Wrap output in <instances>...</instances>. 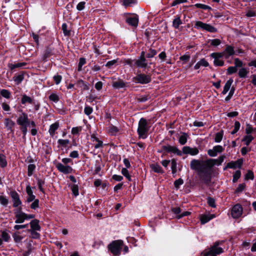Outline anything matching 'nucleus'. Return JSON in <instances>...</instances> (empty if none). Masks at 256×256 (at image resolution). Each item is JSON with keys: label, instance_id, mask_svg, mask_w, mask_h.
<instances>
[{"label": "nucleus", "instance_id": "f03ea898", "mask_svg": "<svg viewBox=\"0 0 256 256\" xmlns=\"http://www.w3.org/2000/svg\"><path fill=\"white\" fill-rule=\"evenodd\" d=\"M158 152L162 154V158L164 155L168 153L176 154L178 156H182V154L196 156L198 154L199 150L196 147L192 148L188 146H184L182 148V152L176 146L167 144L162 146L161 148L158 150Z\"/></svg>", "mask_w": 256, "mask_h": 256}, {"label": "nucleus", "instance_id": "2f4dec72", "mask_svg": "<svg viewBox=\"0 0 256 256\" xmlns=\"http://www.w3.org/2000/svg\"><path fill=\"white\" fill-rule=\"evenodd\" d=\"M248 70L246 68H242L238 70V76L240 78H245L248 77Z\"/></svg>", "mask_w": 256, "mask_h": 256}, {"label": "nucleus", "instance_id": "603ef678", "mask_svg": "<svg viewBox=\"0 0 256 256\" xmlns=\"http://www.w3.org/2000/svg\"><path fill=\"white\" fill-rule=\"evenodd\" d=\"M235 90V88L234 86H232L230 88L228 94L225 98L224 100L226 102H228L232 98L234 94Z\"/></svg>", "mask_w": 256, "mask_h": 256}, {"label": "nucleus", "instance_id": "a19ab883", "mask_svg": "<svg viewBox=\"0 0 256 256\" xmlns=\"http://www.w3.org/2000/svg\"><path fill=\"white\" fill-rule=\"evenodd\" d=\"M8 165V162L6 159V156L2 154H0V166L2 168H4Z\"/></svg>", "mask_w": 256, "mask_h": 256}, {"label": "nucleus", "instance_id": "49530a36", "mask_svg": "<svg viewBox=\"0 0 256 256\" xmlns=\"http://www.w3.org/2000/svg\"><path fill=\"white\" fill-rule=\"evenodd\" d=\"M0 94V96L7 99L10 98L11 96V92L8 90L6 89L1 90Z\"/></svg>", "mask_w": 256, "mask_h": 256}, {"label": "nucleus", "instance_id": "37998d69", "mask_svg": "<svg viewBox=\"0 0 256 256\" xmlns=\"http://www.w3.org/2000/svg\"><path fill=\"white\" fill-rule=\"evenodd\" d=\"M212 58H214V60H218L220 59L221 58H222L223 57H224V52H212L210 54V56Z\"/></svg>", "mask_w": 256, "mask_h": 256}, {"label": "nucleus", "instance_id": "f8f14e48", "mask_svg": "<svg viewBox=\"0 0 256 256\" xmlns=\"http://www.w3.org/2000/svg\"><path fill=\"white\" fill-rule=\"evenodd\" d=\"M242 206L237 204L232 207L231 214L234 218H238L242 214Z\"/></svg>", "mask_w": 256, "mask_h": 256}, {"label": "nucleus", "instance_id": "e2e57ef3", "mask_svg": "<svg viewBox=\"0 0 256 256\" xmlns=\"http://www.w3.org/2000/svg\"><path fill=\"white\" fill-rule=\"evenodd\" d=\"M36 187L35 186H34L32 187H31L30 184H28L26 186V191L28 194V196L30 195H32L34 194L32 190V189H36Z\"/></svg>", "mask_w": 256, "mask_h": 256}, {"label": "nucleus", "instance_id": "5fc2aeb1", "mask_svg": "<svg viewBox=\"0 0 256 256\" xmlns=\"http://www.w3.org/2000/svg\"><path fill=\"white\" fill-rule=\"evenodd\" d=\"M256 129L253 128L252 125L249 124H246V128L245 132L246 135H252V133L254 131H255Z\"/></svg>", "mask_w": 256, "mask_h": 256}, {"label": "nucleus", "instance_id": "4468645a", "mask_svg": "<svg viewBox=\"0 0 256 256\" xmlns=\"http://www.w3.org/2000/svg\"><path fill=\"white\" fill-rule=\"evenodd\" d=\"M224 150V148L222 146L217 145L214 146L212 150L210 149L208 150V154L211 157H215L218 153H221Z\"/></svg>", "mask_w": 256, "mask_h": 256}, {"label": "nucleus", "instance_id": "0e129e2a", "mask_svg": "<svg viewBox=\"0 0 256 256\" xmlns=\"http://www.w3.org/2000/svg\"><path fill=\"white\" fill-rule=\"evenodd\" d=\"M157 54V51L156 50L150 48L149 52L146 54V58H152Z\"/></svg>", "mask_w": 256, "mask_h": 256}, {"label": "nucleus", "instance_id": "20e7f679", "mask_svg": "<svg viewBox=\"0 0 256 256\" xmlns=\"http://www.w3.org/2000/svg\"><path fill=\"white\" fill-rule=\"evenodd\" d=\"M222 242L216 241L209 248L205 249L202 252L203 256H217L222 254L224 250L219 246L222 243Z\"/></svg>", "mask_w": 256, "mask_h": 256}, {"label": "nucleus", "instance_id": "c85d7f7f", "mask_svg": "<svg viewBox=\"0 0 256 256\" xmlns=\"http://www.w3.org/2000/svg\"><path fill=\"white\" fill-rule=\"evenodd\" d=\"M234 80L232 78H230L228 80L225 84V85L224 87L223 90L222 92V94H226L228 91L230 90L231 86Z\"/></svg>", "mask_w": 256, "mask_h": 256}, {"label": "nucleus", "instance_id": "2eb2a0df", "mask_svg": "<svg viewBox=\"0 0 256 256\" xmlns=\"http://www.w3.org/2000/svg\"><path fill=\"white\" fill-rule=\"evenodd\" d=\"M244 163V159L242 158H238L236 161H231L228 162V167L230 168L236 169L237 168H240Z\"/></svg>", "mask_w": 256, "mask_h": 256}, {"label": "nucleus", "instance_id": "680f3d73", "mask_svg": "<svg viewBox=\"0 0 256 256\" xmlns=\"http://www.w3.org/2000/svg\"><path fill=\"white\" fill-rule=\"evenodd\" d=\"M240 126V122L238 121H236L234 125V129L231 132V134H236L239 130Z\"/></svg>", "mask_w": 256, "mask_h": 256}, {"label": "nucleus", "instance_id": "b1692460", "mask_svg": "<svg viewBox=\"0 0 256 256\" xmlns=\"http://www.w3.org/2000/svg\"><path fill=\"white\" fill-rule=\"evenodd\" d=\"M34 178H36V180L38 188L40 192H42V193L44 194L45 190L43 188L42 186L45 184V178H41L36 176H34Z\"/></svg>", "mask_w": 256, "mask_h": 256}, {"label": "nucleus", "instance_id": "aec40b11", "mask_svg": "<svg viewBox=\"0 0 256 256\" xmlns=\"http://www.w3.org/2000/svg\"><path fill=\"white\" fill-rule=\"evenodd\" d=\"M28 115L26 113L22 112V113L19 115L16 120L17 124L20 126H23L26 120H28Z\"/></svg>", "mask_w": 256, "mask_h": 256}, {"label": "nucleus", "instance_id": "bb28decb", "mask_svg": "<svg viewBox=\"0 0 256 256\" xmlns=\"http://www.w3.org/2000/svg\"><path fill=\"white\" fill-rule=\"evenodd\" d=\"M34 99L33 98L28 96L26 94L22 95L20 102L22 104H26V103L32 104L34 103Z\"/></svg>", "mask_w": 256, "mask_h": 256}, {"label": "nucleus", "instance_id": "864d4df0", "mask_svg": "<svg viewBox=\"0 0 256 256\" xmlns=\"http://www.w3.org/2000/svg\"><path fill=\"white\" fill-rule=\"evenodd\" d=\"M254 173L251 170H248L245 174V180H253L254 179Z\"/></svg>", "mask_w": 256, "mask_h": 256}, {"label": "nucleus", "instance_id": "58836bf2", "mask_svg": "<svg viewBox=\"0 0 256 256\" xmlns=\"http://www.w3.org/2000/svg\"><path fill=\"white\" fill-rule=\"evenodd\" d=\"M171 168L173 176L174 177L177 172V162L175 158L171 160Z\"/></svg>", "mask_w": 256, "mask_h": 256}, {"label": "nucleus", "instance_id": "ea45409f", "mask_svg": "<svg viewBox=\"0 0 256 256\" xmlns=\"http://www.w3.org/2000/svg\"><path fill=\"white\" fill-rule=\"evenodd\" d=\"M118 58L108 62L104 65L108 69H112L116 66Z\"/></svg>", "mask_w": 256, "mask_h": 256}, {"label": "nucleus", "instance_id": "393cba45", "mask_svg": "<svg viewBox=\"0 0 256 256\" xmlns=\"http://www.w3.org/2000/svg\"><path fill=\"white\" fill-rule=\"evenodd\" d=\"M210 64L204 58H202L198 61L194 66V69L197 70L199 69L200 66L208 67L209 66Z\"/></svg>", "mask_w": 256, "mask_h": 256}, {"label": "nucleus", "instance_id": "de8ad7c7", "mask_svg": "<svg viewBox=\"0 0 256 256\" xmlns=\"http://www.w3.org/2000/svg\"><path fill=\"white\" fill-rule=\"evenodd\" d=\"M36 166L34 164H30L28 166V176H31L35 171Z\"/></svg>", "mask_w": 256, "mask_h": 256}, {"label": "nucleus", "instance_id": "774afa93", "mask_svg": "<svg viewBox=\"0 0 256 256\" xmlns=\"http://www.w3.org/2000/svg\"><path fill=\"white\" fill-rule=\"evenodd\" d=\"M93 112V108L90 106H86L84 108V113L86 116H90Z\"/></svg>", "mask_w": 256, "mask_h": 256}, {"label": "nucleus", "instance_id": "0eeeda50", "mask_svg": "<svg viewBox=\"0 0 256 256\" xmlns=\"http://www.w3.org/2000/svg\"><path fill=\"white\" fill-rule=\"evenodd\" d=\"M194 27L198 30H204L212 33H214L218 31L217 28L214 26L200 20L196 22Z\"/></svg>", "mask_w": 256, "mask_h": 256}, {"label": "nucleus", "instance_id": "ddd939ff", "mask_svg": "<svg viewBox=\"0 0 256 256\" xmlns=\"http://www.w3.org/2000/svg\"><path fill=\"white\" fill-rule=\"evenodd\" d=\"M128 82H124L123 80L118 78L116 81L113 82L112 83V86L116 90H120V88H126L128 87Z\"/></svg>", "mask_w": 256, "mask_h": 256}, {"label": "nucleus", "instance_id": "1a4fd4ad", "mask_svg": "<svg viewBox=\"0 0 256 256\" xmlns=\"http://www.w3.org/2000/svg\"><path fill=\"white\" fill-rule=\"evenodd\" d=\"M56 167L60 172L64 174H70L73 171V168L72 166L68 165H64L60 162H56Z\"/></svg>", "mask_w": 256, "mask_h": 256}, {"label": "nucleus", "instance_id": "7c9ffc66", "mask_svg": "<svg viewBox=\"0 0 256 256\" xmlns=\"http://www.w3.org/2000/svg\"><path fill=\"white\" fill-rule=\"evenodd\" d=\"M150 98L151 96L149 94L146 95L139 94L136 98V100L138 102H144L150 99Z\"/></svg>", "mask_w": 256, "mask_h": 256}, {"label": "nucleus", "instance_id": "423d86ee", "mask_svg": "<svg viewBox=\"0 0 256 256\" xmlns=\"http://www.w3.org/2000/svg\"><path fill=\"white\" fill-rule=\"evenodd\" d=\"M123 244V241L122 240H114L108 245V250L113 256H119L120 254Z\"/></svg>", "mask_w": 256, "mask_h": 256}, {"label": "nucleus", "instance_id": "39448f33", "mask_svg": "<svg viewBox=\"0 0 256 256\" xmlns=\"http://www.w3.org/2000/svg\"><path fill=\"white\" fill-rule=\"evenodd\" d=\"M152 76L151 73H138L136 76L132 78V81L136 84H146L151 82Z\"/></svg>", "mask_w": 256, "mask_h": 256}, {"label": "nucleus", "instance_id": "cd10ccee", "mask_svg": "<svg viewBox=\"0 0 256 256\" xmlns=\"http://www.w3.org/2000/svg\"><path fill=\"white\" fill-rule=\"evenodd\" d=\"M214 216L212 214H202L200 216L201 224H205L214 218Z\"/></svg>", "mask_w": 256, "mask_h": 256}, {"label": "nucleus", "instance_id": "3c124183", "mask_svg": "<svg viewBox=\"0 0 256 256\" xmlns=\"http://www.w3.org/2000/svg\"><path fill=\"white\" fill-rule=\"evenodd\" d=\"M48 98L50 101H52L55 103H57L60 100L59 96L55 93L51 94L48 96Z\"/></svg>", "mask_w": 256, "mask_h": 256}, {"label": "nucleus", "instance_id": "bf43d9fd", "mask_svg": "<svg viewBox=\"0 0 256 256\" xmlns=\"http://www.w3.org/2000/svg\"><path fill=\"white\" fill-rule=\"evenodd\" d=\"M0 203L4 206H6L8 204V200L6 196H0Z\"/></svg>", "mask_w": 256, "mask_h": 256}, {"label": "nucleus", "instance_id": "5701e85b", "mask_svg": "<svg viewBox=\"0 0 256 256\" xmlns=\"http://www.w3.org/2000/svg\"><path fill=\"white\" fill-rule=\"evenodd\" d=\"M88 83L80 79L77 81L76 86L81 88L82 91L88 90H89Z\"/></svg>", "mask_w": 256, "mask_h": 256}, {"label": "nucleus", "instance_id": "338daca9", "mask_svg": "<svg viewBox=\"0 0 256 256\" xmlns=\"http://www.w3.org/2000/svg\"><path fill=\"white\" fill-rule=\"evenodd\" d=\"M70 140L68 139L63 140V139H59L58 140V143L60 146H62V147L66 148V144H69Z\"/></svg>", "mask_w": 256, "mask_h": 256}, {"label": "nucleus", "instance_id": "4c0bfd02", "mask_svg": "<svg viewBox=\"0 0 256 256\" xmlns=\"http://www.w3.org/2000/svg\"><path fill=\"white\" fill-rule=\"evenodd\" d=\"M125 7L132 6L138 2L137 0H120Z\"/></svg>", "mask_w": 256, "mask_h": 256}, {"label": "nucleus", "instance_id": "412c9836", "mask_svg": "<svg viewBox=\"0 0 256 256\" xmlns=\"http://www.w3.org/2000/svg\"><path fill=\"white\" fill-rule=\"evenodd\" d=\"M26 74V72L22 71L20 72L18 74L16 75H16L13 77V79L16 84L18 85L22 83V82L24 79V75Z\"/></svg>", "mask_w": 256, "mask_h": 256}, {"label": "nucleus", "instance_id": "13d9d810", "mask_svg": "<svg viewBox=\"0 0 256 256\" xmlns=\"http://www.w3.org/2000/svg\"><path fill=\"white\" fill-rule=\"evenodd\" d=\"M207 202L210 206L212 208H214L216 207V201L214 198L210 196H208L207 198Z\"/></svg>", "mask_w": 256, "mask_h": 256}, {"label": "nucleus", "instance_id": "f704fd0d", "mask_svg": "<svg viewBox=\"0 0 256 256\" xmlns=\"http://www.w3.org/2000/svg\"><path fill=\"white\" fill-rule=\"evenodd\" d=\"M26 64H27V63L25 62H18L17 64H15L9 63L8 64V67L11 70H13L16 68L23 67V66H26Z\"/></svg>", "mask_w": 256, "mask_h": 256}, {"label": "nucleus", "instance_id": "f257e3e1", "mask_svg": "<svg viewBox=\"0 0 256 256\" xmlns=\"http://www.w3.org/2000/svg\"><path fill=\"white\" fill-rule=\"evenodd\" d=\"M226 156H220L218 159L209 158L206 160L193 159L190 162V168L197 172L200 180L206 184H208L212 180L214 172V166H220Z\"/></svg>", "mask_w": 256, "mask_h": 256}, {"label": "nucleus", "instance_id": "6e6552de", "mask_svg": "<svg viewBox=\"0 0 256 256\" xmlns=\"http://www.w3.org/2000/svg\"><path fill=\"white\" fill-rule=\"evenodd\" d=\"M126 22L130 26L137 28L139 22L138 16L136 14L126 13Z\"/></svg>", "mask_w": 256, "mask_h": 256}, {"label": "nucleus", "instance_id": "6e6d98bb", "mask_svg": "<svg viewBox=\"0 0 256 256\" xmlns=\"http://www.w3.org/2000/svg\"><path fill=\"white\" fill-rule=\"evenodd\" d=\"M122 175L124 176L127 178V180L128 181L130 182L132 180L131 176L130 175L128 169H126V168H123L122 169Z\"/></svg>", "mask_w": 256, "mask_h": 256}, {"label": "nucleus", "instance_id": "a211bd4d", "mask_svg": "<svg viewBox=\"0 0 256 256\" xmlns=\"http://www.w3.org/2000/svg\"><path fill=\"white\" fill-rule=\"evenodd\" d=\"M31 228L28 231L30 232L32 237L34 238H38L40 236V234L37 232L40 229V225H30Z\"/></svg>", "mask_w": 256, "mask_h": 256}, {"label": "nucleus", "instance_id": "4d7b16f0", "mask_svg": "<svg viewBox=\"0 0 256 256\" xmlns=\"http://www.w3.org/2000/svg\"><path fill=\"white\" fill-rule=\"evenodd\" d=\"M246 186L245 183L239 184L238 188L235 190L234 193L238 194L244 190Z\"/></svg>", "mask_w": 256, "mask_h": 256}, {"label": "nucleus", "instance_id": "8fccbe9b", "mask_svg": "<svg viewBox=\"0 0 256 256\" xmlns=\"http://www.w3.org/2000/svg\"><path fill=\"white\" fill-rule=\"evenodd\" d=\"M241 176V172L240 170H236L233 174L232 176V182L236 183L237 182L238 180Z\"/></svg>", "mask_w": 256, "mask_h": 256}, {"label": "nucleus", "instance_id": "e433bc0d", "mask_svg": "<svg viewBox=\"0 0 256 256\" xmlns=\"http://www.w3.org/2000/svg\"><path fill=\"white\" fill-rule=\"evenodd\" d=\"M4 123L6 129H10L12 128H14L15 126V122L10 118H6Z\"/></svg>", "mask_w": 256, "mask_h": 256}, {"label": "nucleus", "instance_id": "a878e982", "mask_svg": "<svg viewBox=\"0 0 256 256\" xmlns=\"http://www.w3.org/2000/svg\"><path fill=\"white\" fill-rule=\"evenodd\" d=\"M150 168L156 173L162 174L164 173V171L162 168L157 163L150 164Z\"/></svg>", "mask_w": 256, "mask_h": 256}, {"label": "nucleus", "instance_id": "72a5a7b5", "mask_svg": "<svg viewBox=\"0 0 256 256\" xmlns=\"http://www.w3.org/2000/svg\"><path fill=\"white\" fill-rule=\"evenodd\" d=\"M254 140V137L252 135H246L242 139V142H244L246 146H248Z\"/></svg>", "mask_w": 256, "mask_h": 256}, {"label": "nucleus", "instance_id": "dca6fc26", "mask_svg": "<svg viewBox=\"0 0 256 256\" xmlns=\"http://www.w3.org/2000/svg\"><path fill=\"white\" fill-rule=\"evenodd\" d=\"M26 214L22 212V208H18V211L16 214V220L15 222L16 224H21L24 222L26 220Z\"/></svg>", "mask_w": 256, "mask_h": 256}, {"label": "nucleus", "instance_id": "c03bdc74", "mask_svg": "<svg viewBox=\"0 0 256 256\" xmlns=\"http://www.w3.org/2000/svg\"><path fill=\"white\" fill-rule=\"evenodd\" d=\"M62 30L64 36H70L71 31L68 30V25L66 23H63L62 24Z\"/></svg>", "mask_w": 256, "mask_h": 256}, {"label": "nucleus", "instance_id": "052dcab7", "mask_svg": "<svg viewBox=\"0 0 256 256\" xmlns=\"http://www.w3.org/2000/svg\"><path fill=\"white\" fill-rule=\"evenodd\" d=\"M238 71V68L234 66H230L227 69L226 74L228 75H232L236 73Z\"/></svg>", "mask_w": 256, "mask_h": 256}, {"label": "nucleus", "instance_id": "79ce46f5", "mask_svg": "<svg viewBox=\"0 0 256 256\" xmlns=\"http://www.w3.org/2000/svg\"><path fill=\"white\" fill-rule=\"evenodd\" d=\"M190 54L189 52H186L184 55L180 56L179 58L180 60L182 61V64L187 63L190 60Z\"/></svg>", "mask_w": 256, "mask_h": 256}, {"label": "nucleus", "instance_id": "6ab92c4d", "mask_svg": "<svg viewBox=\"0 0 256 256\" xmlns=\"http://www.w3.org/2000/svg\"><path fill=\"white\" fill-rule=\"evenodd\" d=\"M223 52H224V58L226 59L228 58L230 56L235 54L234 46L230 45H227Z\"/></svg>", "mask_w": 256, "mask_h": 256}, {"label": "nucleus", "instance_id": "f3484780", "mask_svg": "<svg viewBox=\"0 0 256 256\" xmlns=\"http://www.w3.org/2000/svg\"><path fill=\"white\" fill-rule=\"evenodd\" d=\"M134 66L138 68H148L146 58H138L134 60Z\"/></svg>", "mask_w": 256, "mask_h": 256}, {"label": "nucleus", "instance_id": "7ed1b4c3", "mask_svg": "<svg viewBox=\"0 0 256 256\" xmlns=\"http://www.w3.org/2000/svg\"><path fill=\"white\" fill-rule=\"evenodd\" d=\"M150 128V126H148L147 120L144 118H142L138 122L137 129L138 138L142 139L146 138L148 137Z\"/></svg>", "mask_w": 256, "mask_h": 256}, {"label": "nucleus", "instance_id": "9d476101", "mask_svg": "<svg viewBox=\"0 0 256 256\" xmlns=\"http://www.w3.org/2000/svg\"><path fill=\"white\" fill-rule=\"evenodd\" d=\"M10 195L12 198L13 206L14 208H17L22 204V202L20 200V196L16 190H13L10 191Z\"/></svg>", "mask_w": 256, "mask_h": 256}, {"label": "nucleus", "instance_id": "c756f323", "mask_svg": "<svg viewBox=\"0 0 256 256\" xmlns=\"http://www.w3.org/2000/svg\"><path fill=\"white\" fill-rule=\"evenodd\" d=\"M58 127H59V122H55L54 123L52 124L50 126V128L48 130V132L50 133V134L52 136H53L54 135L55 132L58 129Z\"/></svg>", "mask_w": 256, "mask_h": 256}, {"label": "nucleus", "instance_id": "c9c22d12", "mask_svg": "<svg viewBox=\"0 0 256 256\" xmlns=\"http://www.w3.org/2000/svg\"><path fill=\"white\" fill-rule=\"evenodd\" d=\"M69 186L70 188V190L72 192V194L75 197H76L79 195V189L78 186V184H69Z\"/></svg>", "mask_w": 256, "mask_h": 256}, {"label": "nucleus", "instance_id": "9b49d317", "mask_svg": "<svg viewBox=\"0 0 256 256\" xmlns=\"http://www.w3.org/2000/svg\"><path fill=\"white\" fill-rule=\"evenodd\" d=\"M56 52L54 48L51 46H48L46 47V48L44 52V55L42 56V60L44 62H47L48 58L50 56L54 55Z\"/></svg>", "mask_w": 256, "mask_h": 256}, {"label": "nucleus", "instance_id": "69168bd1", "mask_svg": "<svg viewBox=\"0 0 256 256\" xmlns=\"http://www.w3.org/2000/svg\"><path fill=\"white\" fill-rule=\"evenodd\" d=\"M234 66L236 67V68H243V62H242L238 58H236L234 60Z\"/></svg>", "mask_w": 256, "mask_h": 256}, {"label": "nucleus", "instance_id": "a18cd8bd", "mask_svg": "<svg viewBox=\"0 0 256 256\" xmlns=\"http://www.w3.org/2000/svg\"><path fill=\"white\" fill-rule=\"evenodd\" d=\"M224 134V132L223 130H221L219 132L216 133L214 138V142H220L222 139Z\"/></svg>", "mask_w": 256, "mask_h": 256}, {"label": "nucleus", "instance_id": "473e14b6", "mask_svg": "<svg viewBox=\"0 0 256 256\" xmlns=\"http://www.w3.org/2000/svg\"><path fill=\"white\" fill-rule=\"evenodd\" d=\"M181 134L182 135L178 138V142L181 145H184L186 143L189 136L188 134L184 132H182Z\"/></svg>", "mask_w": 256, "mask_h": 256}, {"label": "nucleus", "instance_id": "4be33fe9", "mask_svg": "<svg viewBox=\"0 0 256 256\" xmlns=\"http://www.w3.org/2000/svg\"><path fill=\"white\" fill-rule=\"evenodd\" d=\"M182 24V20L180 19V16L177 14L174 16V19L172 20V26L175 29L179 30L180 26Z\"/></svg>", "mask_w": 256, "mask_h": 256}, {"label": "nucleus", "instance_id": "09e8293b", "mask_svg": "<svg viewBox=\"0 0 256 256\" xmlns=\"http://www.w3.org/2000/svg\"><path fill=\"white\" fill-rule=\"evenodd\" d=\"M191 6H194L196 8H201L202 10H212V8L210 6L202 4H196L194 5Z\"/></svg>", "mask_w": 256, "mask_h": 256}]
</instances>
